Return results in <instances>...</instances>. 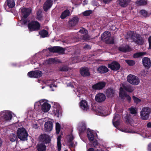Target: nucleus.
I'll return each mask as SVG.
<instances>
[{
	"label": "nucleus",
	"mask_w": 151,
	"mask_h": 151,
	"mask_svg": "<svg viewBox=\"0 0 151 151\" xmlns=\"http://www.w3.org/2000/svg\"><path fill=\"white\" fill-rule=\"evenodd\" d=\"M17 133L18 138L20 140L24 141L27 140L28 134L24 128L20 127L18 128Z\"/></svg>",
	"instance_id": "f257e3e1"
},
{
	"label": "nucleus",
	"mask_w": 151,
	"mask_h": 151,
	"mask_svg": "<svg viewBox=\"0 0 151 151\" xmlns=\"http://www.w3.org/2000/svg\"><path fill=\"white\" fill-rule=\"evenodd\" d=\"M111 34L109 31H105L101 35V40L104 41L105 43L108 44H113L114 43V39L111 38Z\"/></svg>",
	"instance_id": "f03ea898"
},
{
	"label": "nucleus",
	"mask_w": 151,
	"mask_h": 151,
	"mask_svg": "<svg viewBox=\"0 0 151 151\" xmlns=\"http://www.w3.org/2000/svg\"><path fill=\"white\" fill-rule=\"evenodd\" d=\"M12 115L11 111H7L0 112V122H6L11 119Z\"/></svg>",
	"instance_id": "7ed1b4c3"
},
{
	"label": "nucleus",
	"mask_w": 151,
	"mask_h": 151,
	"mask_svg": "<svg viewBox=\"0 0 151 151\" xmlns=\"http://www.w3.org/2000/svg\"><path fill=\"white\" fill-rule=\"evenodd\" d=\"M151 113V108L146 107L143 108L140 112L141 118L143 120H147Z\"/></svg>",
	"instance_id": "20e7f679"
},
{
	"label": "nucleus",
	"mask_w": 151,
	"mask_h": 151,
	"mask_svg": "<svg viewBox=\"0 0 151 151\" xmlns=\"http://www.w3.org/2000/svg\"><path fill=\"white\" fill-rule=\"evenodd\" d=\"M28 27L31 32L38 31L40 29V24L37 21H32L28 24Z\"/></svg>",
	"instance_id": "39448f33"
},
{
	"label": "nucleus",
	"mask_w": 151,
	"mask_h": 151,
	"mask_svg": "<svg viewBox=\"0 0 151 151\" xmlns=\"http://www.w3.org/2000/svg\"><path fill=\"white\" fill-rule=\"evenodd\" d=\"M127 81L131 84L134 85H137L139 84L140 81L138 78L135 75L129 74L127 77Z\"/></svg>",
	"instance_id": "423d86ee"
},
{
	"label": "nucleus",
	"mask_w": 151,
	"mask_h": 151,
	"mask_svg": "<svg viewBox=\"0 0 151 151\" xmlns=\"http://www.w3.org/2000/svg\"><path fill=\"white\" fill-rule=\"evenodd\" d=\"M38 106L41 105V108L42 111L44 112H47L48 111L51 107V105L48 103L44 102L41 100L40 102L37 103Z\"/></svg>",
	"instance_id": "0eeeda50"
},
{
	"label": "nucleus",
	"mask_w": 151,
	"mask_h": 151,
	"mask_svg": "<svg viewBox=\"0 0 151 151\" xmlns=\"http://www.w3.org/2000/svg\"><path fill=\"white\" fill-rule=\"evenodd\" d=\"M108 66L111 70L115 71L119 70L121 67L120 64L116 61H113L108 64Z\"/></svg>",
	"instance_id": "6e6552de"
},
{
	"label": "nucleus",
	"mask_w": 151,
	"mask_h": 151,
	"mask_svg": "<svg viewBox=\"0 0 151 151\" xmlns=\"http://www.w3.org/2000/svg\"><path fill=\"white\" fill-rule=\"evenodd\" d=\"M27 75L30 78H38L42 76V73L41 71L36 70L29 72Z\"/></svg>",
	"instance_id": "1a4fd4ad"
},
{
	"label": "nucleus",
	"mask_w": 151,
	"mask_h": 151,
	"mask_svg": "<svg viewBox=\"0 0 151 151\" xmlns=\"http://www.w3.org/2000/svg\"><path fill=\"white\" fill-rule=\"evenodd\" d=\"M106 83L104 81H99L93 84L92 86V88L94 90H100L105 87Z\"/></svg>",
	"instance_id": "9d476101"
},
{
	"label": "nucleus",
	"mask_w": 151,
	"mask_h": 151,
	"mask_svg": "<svg viewBox=\"0 0 151 151\" xmlns=\"http://www.w3.org/2000/svg\"><path fill=\"white\" fill-rule=\"evenodd\" d=\"M39 138L40 141L45 144L49 143L51 141L50 137L45 134L40 135L39 137Z\"/></svg>",
	"instance_id": "9b49d317"
},
{
	"label": "nucleus",
	"mask_w": 151,
	"mask_h": 151,
	"mask_svg": "<svg viewBox=\"0 0 151 151\" xmlns=\"http://www.w3.org/2000/svg\"><path fill=\"white\" fill-rule=\"evenodd\" d=\"M31 12L32 10L30 8L24 7L21 9V15L25 19L27 18Z\"/></svg>",
	"instance_id": "f8f14e48"
},
{
	"label": "nucleus",
	"mask_w": 151,
	"mask_h": 151,
	"mask_svg": "<svg viewBox=\"0 0 151 151\" xmlns=\"http://www.w3.org/2000/svg\"><path fill=\"white\" fill-rule=\"evenodd\" d=\"M133 40L137 44L140 45L143 44L144 40L139 34H135V36L133 39Z\"/></svg>",
	"instance_id": "ddd939ff"
},
{
	"label": "nucleus",
	"mask_w": 151,
	"mask_h": 151,
	"mask_svg": "<svg viewBox=\"0 0 151 151\" xmlns=\"http://www.w3.org/2000/svg\"><path fill=\"white\" fill-rule=\"evenodd\" d=\"M79 32L83 34V35H82L81 37V40L85 41L88 40H90V37L87 33V30L85 29L84 30L80 29Z\"/></svg>",
	"instance_id": "4468645a"
},
{
	"label": "nucleus",
	"mask_w": 151,
	"mask_h": 151,
	"mask_svg": "<svg viewBox=\"0 0 151 151\" xmlns=\"http://www.w3.org/2000/svg\"><path fill=\"white\" fill-rule=\"evenodd\" d=\"M53 4L52 0H46L43 4V9L46 12L50 8Z\"/></svg>",
	"instance_id": "2eb2a0df"
},
{
	"label": "nucleus",
	"mask_w": 151,
	"mask_h": 151,
	"mask_svg": "<svg viewBox=\"0 0 151 151\" xmlns=\"http://www.w3.org/2000/svg\"><path fill=\"white\" fill-rule=\"evenodd\" d=\"M142 64L146 68L148 69L150 67L151 62L149 58L147 57H144L142 60Z\"/></svg>",
	"instance_id": "dca6fc26"
},
{
	"label": "nucleus",
	"mask_w": 151,
	"mask_h": 151,
	"mask_svg": "<svg viewBox=\"0 0 151 151\" xmlns=\"http://www.w3.org/2000/svg\"><path fill=\"white\" fill-rule=\"evenodd\" d=\"M106 99V96L103 93H98L95 96V100L98 102H101L104 101Z\"/></svg>",
	"instance_id": "f3484780"
},
{
	"label": "nucleus",
	"mask_w": 151,
	"mask_h": 151,
	"mask_svg": "<svg viewBox=\"0 0 151 151\" xmlns=\"http://www.w3.org/2000/svg\"><path fill=\"white\" fill-rule=\"evenodd\" d=\"M80 73L83 77H88L90 76L89 69L86 67H82L80 70Z\"/></svg>",
	"instance_id": "a211bd4d"
},
{
	"label": "nucleus",
	"mask_w": 151,
	"mask_h": 151,
	"mask_svg": "<svg viewBox=\"0 0 151 151\" xmlns=\"http://www.w3.org/2000/svg\"><path fill=\"white\" fill-rule=\"evenodd\" d=\"M45 130L46 132L51 131L53 128V124L52 122L48 121L46 122L44 125Z\"/></svg>",
	"instance_id": "6ab92c4d"
},
{
	"label": "nucleus",
	"mask_w": 151,
	"mask_h": 151,
	"mask_svg": "<svg viewBox=\"0 0 151 151\" xmlns=\"http://www.w3.org/2000/svg\"><path fill=\"white\" fill-rule=\"evenodd\" d=\"M79 18L77 16H75L69 20V24L71 26H75L79 22Z\"/></svg>",
	"instance_id": "aec40b11"
},
{
	"label": "nucleus",
	"mask_w": 151,
	"mask_h": 151,
	"mask_svg": "<svg viewBox=\"0 0 151 151\" xmlns=\"http://www.w3.org/2000/svg\"><path fill=\"white\" fill-rule=\"evenodd\" d=\"M106 94L108 98L113 97L115 95V90L112 88H108L106 89Z\"/></svg>",
	"instance_id": "412c9836"
},
{
	"label": "nucleus",
	"mask_w": 151,
	"mask_h": 151,
	"mask_svg": "<svg viewBox=\"0 0 151 151\" xmlns=\"http://www.w3.org/2000/svg\"><path fill=\"white\" fill-rule=\"evenodd\" d=\"M87 133L88 137L90 142L93 141L94 140V136L93 132L90 129L88 128L87 129Z\"/></svg>",
	"instance_id": "4be33fe9"
},
{
	"label": "nucleus",
	"mask_w": 151,
	"mask_h": 151,
	"mask_svg": "<svg viewBox=\"0 0 151 151\" xmlns=\"http://www.w3.org/2000/svg\"><path fill=\"white\" fill-rule=\"evenodd\" d=\"M80 106L83 110L85 111H87L89 108L87 102L85 100H83L81 102Z\"/></svg>",
	"instance_id": "5701e85b"
},
{
	"label": "nucleus",
	"mask_w": 151,
	"mask_h": 151,
	"mask_svg": "<svg viewBox=\"0 0 151 151\" xmlns=\"http://www.w3.org/2000/svg\"><path fill=\"white\" fill-rule=\"evenodd\" d=\"M97 71L101 74L104 73L109 71L108 69L105 66L102 65L98 67Z\"/></svg>",
	"instance_id": "b1692460"
},
{
	"label": "nucleus",
	"mask_w": 151,
	"mask_h": 151,
	"mask_svg": "<svg viewBox=\"0 0 151 151\" xmlns=\"http://www.w3.org/2000/svg\"><path fill=\"white\" fill-rule=\"evenodd\" d=\"M130 0H118V3L119 5L122 7H126L130 2Z\"/></svg>",
	"instance_id": "393cba45"
},
{
	"label": "nucleus",
	"mask_w": 151,
	"mask_h": 151,
	"mask_svg": "<svg viewBox=\"0 0 151 151\" xmlns=\"http://www.w3.org/2000/svg\"><path fill=\"white\" fill-rule=\"evenodd\" d=\"M118 50L121 52H126L130 51V48L128 45H127L124 47H119Z\"/></svg>",
	"instance_id": "a878e982"
},
{
	"label": "nucleus",
	"mask_w": 151,
	"mask_h": 151,
	"mask_svg": "<svg viewBox=\"0 0 151 151\" xmlns=\"http://www.w3.org/2000/svg\"><path fill=\"white\" fill-rule=\"evenodd\" d=\"M70 15V12L68 9H66L62 12L60 16V18L62 19H64Z\"/></svg>",
	"instance_id": "bb28decb"
},
{
	"label": "nucleus",
	"mask_w": 151,
	"mask_h": 151,
	"mask_svg": "<svg viewBox=\"0 0 151 151\" xmlns=\"http://www.w3.org/2000/svg\"><path fill=\"white\" fill-rule=\"evenodd\" d=\"M36 147L38 151H46V146L42 143L38 144Z\"/></svg>",
	"instance_id": "cd10ccee"
},
{
	"label": "nucleus",
	"mask_w": 151,
	"mask_h": 151,
	"mask_svg": "<svg viewBox=\"0 0 151 151\" xmlns=\"http://www.w3.org/2000/svg\"><path fill=\"white\" fill-rule=\"evenodd\" d=\"M125 121L126 123L131 124H132L133 120L129 114H127L125 116Z\"/></svg>",
	"instance_id": "c85d7f7f"
},
{
	"label": "nucleus",
	"mask_w": 151,
	"mask_h": 151,
	"mask_svg": "<svg viewBox=\"0 0 151 151\" xmlns=\"http://www.w3.org/2000/svg\"><path fill=\"white\" fill-rule=\"evenodd\" d=\"M123 89L125 90L126 91L129 92H132L134 91V88L130 85L125 86L122 85Z\"/></svg>",
	"instance_id": "c756f323"
},
{
	"label": "nucleus",
	"mask_w": 151,
	"mask_h": 151,
	"mask_svg": "<svg viewBox=\"0 0 151 151\" xmlns=\"http://www.w3.org/2000/svg\"><path fill=\"white\" fill-rule=\"evenodd\" d=\"M127 94L123 90L122 88L121 87L120 89V91L119 93V96L122 99H124Z\"/></svg>",
	"instance_id": "7c9ffc66"
},
{
	"label": "nucleus",
	"mask_w": 151,
	"mask_h": 151,
	"mask_svg": "<svg viewBox=\"0 0 151 151\" xmlns=\"http://www.w3.org/2000/svg\"><path fill=\"white\" fill-rule=\"evenodd\" d=\"M6 2L7 6L10 8H12L15 6L14 0H7Z\"/></svg>",
	"instance_id": "2f4dec72"
},
{
	"label": "nucleus",
	"mask_w": 151,
	"mask_h": 151,
	"mask_svg": "<svg viewBox=\"0 0 151 151\" xmlns=\"http://www.w3.org/2000/svg\"><path fill=\"white\" fill-rule=\"evenodd\" d=\"M135 3L138 6H144L147 5V1L145 0H137Z\"/></svg>",
	"instance_id": "473e14b6"
},
{
	"label": "nucleus",
	"mask_w": 151,
	"mask_h": 151,
	"mask_svg": "<svg viewBox=\"0 0 151 151\" xmlns=\"http://www.w3.org/2000/svg\"><path fill=\"white\" fill-rule=\"evenodd\" d=\"M65 49L62 47L56 46V53L63 54H65Z\"/></svg>",
	"instance_id": "72a5a7b5"
},
{
	"label": "nucleus",
	"mask_w": 151,
	"mask_h": 151,
	"mask_svg": "<svg viewBox=\"0 0 151 151\" xmlns=\"http://www.w3.org/2000/svg\"><path fill=\"white\" fill-rule=\"evenodd\" d=\"M9 137L10 141L12 142H14L17 140V136L15 134H11Z\"/></svg>",
	"instance_id": "f704fd0d"
},
{
	"label": "nucleus",
	"mask_w": 151,
	"mask_h": 151,
	"mask_svg": "<svg viewBox=\"0 0 151 151\" xmlns=\"http://www.w3.org/2000/svg\"><path fill=\"white\" fill-rule=\"evenodd\" d=\"M69 70V67L68 66L65 65L60 66L59 68L60 71L67 72Z\"/></svg>",
	"instance_id": "c9c22d12"
},
{
	"label": "nucleus",
	"mask_w": 151,
	"mask_h": 151,
	"mask_svg": "<svg viewBox=\"0 0 151 151\" xmlns=\"http://www.w3.org/2000/svg\"><path fill=\"white\" fill-rule=\"evenodd\" d=\"M61 136L60 135L57 138V146L58 151H60L61 150Z\"/></svg>",
	"instance_id": "e433bc0d"
},
{
	"label": "nucleus",
	"mask_w": 151,
	"mask_h": 151,
	"mask_svg": "<svg viewBox=\"0 0 151 151\" xmlns=\"http://www.w3.org/2000/svg\"><path fill=\"white\" fill-rule=\"evenodd\" d=\"M146 54V52H138L135 53L133 55V57L134 58H137L140 57Z\"/></svg>",
	"instance_id": "4c0bfd02"
},
{
	"label": "nucleus",
	"mask_w": 151,
	"mask_h": 151,
	"mask_svg": "<svg viewBox=\"0 0 151 151\" xmlns=\"http://www.w3.org/2000/svg\"><path fill=\"white\" fill-rule=\"evenodd\" d=\"M48 33V32L45 29H43L39 32V35L42 37H47Z\"/></svg>",
	"instance_id": "58836bf2"
},
{
	"label": "nucleus",
	"mask_w": 151,
	"mask_h": 151,
	"mask_svg": "<svg viewBox=\"0 0 151 151\" xmlns=\"http://www.w3.org/2000/svg\"><path fill=\"white\" fill-rule=\"evenodd\" d=\"M91 146L92 147H93L95 148H98L99 147V143L97 140H94L93 141H91Z\"/></svg>",
	"instance_id": "ea45409f"
},
{
	"label": "nucleus",
	"mask_w": 151,
	"mask_h": 151,
	"mask_svg": "<svg viewBox=\"0 0 151 151\" xmlns=\"http://www.w3.org/2000/svg\"><path fill=\"white\" fill-rule=\"evenodd\" d=\"M136 34L134 33V32L132 31H129L127 33V35L129 37L131 38L133 40L135 36V34Z\"/></svg>",
	"instance_id": "a19ab883"
},
{
	"label": "nucleus",
	"mask_w": 151,
	"mask_h": 151,
	"mask_svg": "<svg viewBox=\"0 0 151 151\" xmlns=\"http://www.w3.org/2000/svg\"><path fill=\"white\" fill-rule=\"evenodd\" d=\"M55 129L56 134H59L60 130V125L58 122L56 123Z\"/></svg>",
	"instance_id": "79ce46f5"
},
{
	"label": "nucleus",
	"mask_w": 151,
	"mask_h": 151,
	"mask_svg": "<svg viewBox=\"0 0 151 151\" xmlns=\"http://www.w3.org/2000/svg\"><path fill=\"white\" fill-rule=\"evenodd\" d=\"M132 98L134 103L136 104H137L141 101L140 99L136 97L135 96H132Z\"/></svg>",
	"instance_id": "37998d69"
},
{
	"label": "nucleus",
	"mask_w": 151,
	"mask_h": 151,
	"mask_svg": "<svg viewBox=\"0 0 151 151\" xmlns=\"http://www.w3.org/2000/svg\"><path fill=\"white\" fill-rule=\"evenodd\" d=\"M126 62L130 66H132L135 63V61L133 60H126Z\"/></svg>",
	"instance_id": "c03bdc74"
},
{
	"label": "nucleus",
	"mask_w": 151,
	"mask_h": 151,
	"mask_svg": "<svg viewBox=\"0 0 151 151\" xmlns=\"http://www.w3.org/2000/svg\"><path fill=\"white\" fill-rule=\"evenodd\" d=\"M92 13L91 10H88L82 13V14L84 16H89Z\"/></svg>",
	"instance_id": "a18cd8bd"
},
{
	"label": "nucleus",
	"mask_w": 151,
	"mask_h": 151,
	"mask_svg": "<svg viewBox=\"0 0 151 151\" xmlns=\"http://www.w3.org/2000/svg\"><path fill=\"white\" fill-rule=\"evenodd\" d=\"M86 129V127L85 124H83L79 129L80 133L83 132Z\"/></svg>",
	"instance_id": "49530a36"
},
{
	"label": "nucleus",
	"mask_w": 151,
	"mask_h": 151,
	"mask_svg": "<svg viewBox=\"0 0 151 151\" xmlns=\"http://www.w3.org/2000/svg\"><path fill=\"white\" fill-rule=\"evenodd\" d=\"M130 113L132 114H136L137 112L136 111L135 109L134 108L131 107L130 109H129Z\"/></svg>",
	"instance_id": "de8ad7c7"
},
{
	"label": "nucleus",
	"mask_w": 151,
	"mask_h": 151,
	"mask_svg": "<svg viewBox=\"0 0 151 151\" xmlns=\"http://www.w3.org/2000/svg\"><path fill=\"white\" fill-rule=\"evenodd\" d=\"M48 61L50 63H56L58 62L57 60L53 58H49L48 60Z\"/></svg>",
	"instance_id": "09e8293b"
},
{
	"label": "nucleus",
	"mask_w": 151,
	"mask_h": 151,
	"mask_svg": "<svg viewBox=\"0 0 151 151\" xmlns=\"http://www.w3.org/2000/svg\"><path fill=\"white\" fill-rule=\"evenodd\" d=\"M48 49L49 51L53 53H56V46L49 47Z\"/></svg>",
	"instance_id": "8fccbe9b"
},
{
	"label": "nucleus",
	"mask_w": 151,
	"mask_h": 151,
	"mask_svg": "<svg viewBox=\"0 0 151 151\" xmlns=\"http://www.w3.org/2000/svg\"><path fill=\"white\" fill-rule=\"evenodd\" d=\"M112 122L114 125L116 127L119 125V122L118 121H112Z\"/></svg>",
	"instance_id": "3c124183"
},
{
	"label": "nucleus",
	"mask_w": 151,
	"mask_h": 151,
	"mask_svg": "<svg viewBox=\"0 0 151 151\" xmlns=\"http://www.w3.org/2000/svg\"><path fill=\"white\" fill-rule=\"evenodd\" d=\"M146 72H145V70L142 71L139 74V76H140L142 78L146 76Z\"/></svg>",
	"instance_id": "603ef678"
},
{
	"label": "nucleus",
	"mask_w": 151,
	"mask_h": 151,
	"mask_svg": "<svg viewBox=\"0 0 151 151\" xmlns=\"http://www.w3.org/2000/svg\"><path fill=\"white\" fill-rule=\"evenodd\" d=\"M125 97L126 98V100L129 103H130L131 101V98L129 95L127 94Z\"/></svg>",
	"instance_id": "864d4df0"
},
{
	"label": "nucleus",
	"mask_w": 151,
	"mask_h": 151,
	"mask_svg": "<svg viewBox=\"0 0 151 151\" xmlns=\"http://www.w3.org/2000/svg\"><path fill=\"white\" fill-rule=\"evenodd\" d=\"M83 48L85 49H90L91 48V47L88 44H86L83 47Z\"/></svg>",
	"instance_id": "5fc2aeb1"
},
{
	"label": "nucleus",
	"mask_w": 151,
	"mask_h": 151,
	"mask_svg": "<svg viewBox=\"0 0 151 151\" xmlns=\"http://www.w3.org/2000/svg\"><path fill=\"white\" fill-rule=\"evenodd\" d=\"M149 43V48L151 49V36H150L148 38Z\"/></svg>",
	"instance_id": "6e6d98bb"
},
{
	"label": "nucleus",
	"mask_w": 151,
	"mask_h": 151,
	"mask_svg": "<svg viewBox=\"0 0 151 151\" xmlns=\"http://www.w3.org/2000/svg\"><path fill=\"white\" fill-rule=\"evenodd\" d=\"M42 18V16L40 14L39 12L37 13V19L38 20H40Z\"/></svg>",
	"instance_id": "4d7b16f0"
},
{
	"label": "nucleus",
	"mask_w": 151,
	"mask_h": 151,
	"mask_svg": "<svg viewBox=\"0 0 151 151\" xmlns=\"http://www.w3.org/2000/svg\"><path fill=\"white\" fill-rule=\"evenodd\" d=\"M74 137L73 135H70L69 138L68 140V142H72V141L73 140Z\"/></svg>",
	"instance_id": "13d9d810"
},
{
	"label": "nucleus",
	"mask_w": 151,
	"mask_h": 151,
	"mask_svg": "<svg viewBox=\"0 0 151 151\" xmlns=\"http://www.w3.org/2000/svg\"><path fill=\"white\" fill-rule=\"evenodd\" d=\"M119 114H114V116L113 117L112 121H115L116 120V119L119 116Z\"/></svg>",
	"instance_id": "bf43d9fd"
},
{
	"label": "nucleus",
	"mask_w": 151,
	"mask_h": 151,
	"mask_svg": "<svg viewBox=\"0 0 151 151\" xmlns=\"http://www.w3.org/2000/svg\"><path fill=\"white\" fill-rule=\"evenodd\" d=\"M87 151H94V150L93 148L91 147L89 148L87 150ZM95 151H102V150H99L97 149Z\"/></svg>",
	"instance_id": "052dcab7"
},
{
	"label": "nucleus",
	"mask_w": 151,
	"mask_h": 151,
	"mask_svg": "<svg viewBox=\"0 0 151 151\" xmlns=\"http://www.w3.org/2000/svg\"><path fill=\"white\" fill-rule=\"evenodd\" d=\"M22 20L23 21V22L24 24H27V22L29 21L27 19H22Z\"/></svg>",
	"instance_id": "680f3d73"
},
{
	"label": "nucleus",
	"mask_w": 151,
	"mask_h": 151,
	"mask_svg": "<svg viewBox=\"0 0 151 151\" xmlns=\"http://www.w3.org/2000/svg\"><path fill=\"white\" fill-rule=\"evenodd\" d=\"M70 143L69 146V147L71 148L73 147L74 143L73 142H69Z\"/></svg>",
	"instance_id": "e2e57ef3"
},
{
	"label": "nucleus",
	"mask_w": 151,
	"mask_h": 151,
	"mask_svg": "<svg viewBox=\"0 0 151 151\" xmlns=\"http://www.w3.org/2000/svg\"><path fill=\"white\" fill-rule=\"evenodd\" d=\"M112 0H103V1L105 4L109 3Z\"/></svg>",
	"instance_id": "0e129e2a"
},
{
	"label": "nucleus",
	"mask_w": 151,
	"mask_h": 151,
	"mask_svg": "<svg viewBox=\"0 0 151 151\" xmlns=\"http://www.w3.org/2000/svg\"><path fill=\"white\" fill-rule=\"evenodd\" d=\"M147 149L149 151H151V143L148 145L147 147Z\"/></svg>",
	"instance_id": "69168bd1"
},
{
	"label": "nucleus",
	"mask_w": 151,
	"mask_h": 151,
	"mask_svg": "<svg viewBox=\"0 0 151 151\" xmlns=\"http://www.w3.org/2000/svg\"><path fill=\"white\" fill-rule=\"evenodd\" d=\"M147 127L148 128H151V122H149L147 124Z\"/></svg>",
	"instance_id": "338daca9"
},
{
	"label": "nucleus",
	"mask_w": 151,
	"mask_h": 151,
	"mask_svg": "<svg viewBox=\"0 0 151 151\" xmlns=\"http://www.w3.org/2000/svg\"><path fill=\"white\" fill-rule=\"evenodd\" d=\"M55 111V110H54V111H55L54 113L56 115L57 114H59V111L58 109H56Z\"/></svg>",
	"instance_id": "774afa93"
}]
</instances>
